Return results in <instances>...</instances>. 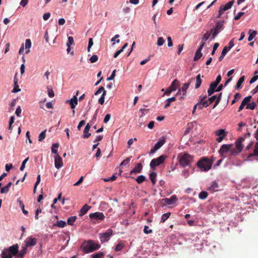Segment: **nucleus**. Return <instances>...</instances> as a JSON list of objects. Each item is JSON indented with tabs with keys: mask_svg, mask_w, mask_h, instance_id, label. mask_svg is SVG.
Here are the masks:
<instances>
[{
	"mask_svg": "<svg viewBox=\"0 0 258 258\" xmlns=\"http://www.w3.org/2000/svg\"><path fill=\"white\" fill-rule=\"evenodd\" d=\"M202 80L200 74H199L196 77V83L195 85V88L198 89L201 85Z\"/></svg>",
	"mask_w": 258,
	"mask_h": 258,
	"instance_id": "nucleus-32",
	"label": "nucleus"
},
{
	"mask_svg": "<svg viewBox=\"0 0 258 258\" xmlns=\"http://www.w3.org/2000/svg\"><path fill=\"white\" fill-rule=\"evenodd\" d=\"M47 91H48V95L50 97H53L54 96V92L52 89V88L50 86H48L47 87Z\"/></svg>",
	"mask_w": 258,
	"mask_h": 258,
	"instance_id": "nucleus-50",
	"label": "nucleus"
},
{
	"mask_svg": "<svg viewBox=\"0 0 258 258\" xmlns=\"http://www.w3.org/2000/svg\"><path fill=\"white\" fill-rule=\"evenodd\" d=\"M246 140L245 137H240L235 142V148L233 147V149L230 151L231 156H236L238 155L244 147V143Z\"/></svg>",
	"mask_w": 258,
	"mask_h": 258,
	"instance_id": "nucleus-4",
	"label": "nucleus"
},
{
	"mask_svg": "<svg viewBox=\"0 0 258 258\" xmlns=\"http://www.w3.org/2000/svg\"><path fill=\"white\" fill-rule=\"evenodd\" d=\"M212 32L211 31H207L206 33H205L203 37L202 38V43H204V45H205V42L210 38Z\"/></svg>",
	"mask_w": 258,
	"mask_h": 258,
	"instance_id": "nucleus-28",
	"label": "nucleus"
},
{
	"mask_svg": "<svg viewBox=\"0 0 258 258\" xmlns=\"http://www.w3.org/2000/svg\"><path fill=\"white\" fill-rule=\"evenodd\" d=\"M256 106V103L254 102L249 103L246 106V109L253 110Z\"/></svg>",
	"mask_w": 258,
	"mask_h": 258,
	"instance_id": "nucleus-40",
	"label": "nucleus"
},
{
	"mask_svg": "<svg viewBox=\"0 0 258 258\" xmlns=\"http://www.w3.org/2000/svg\"><path fill=\"white\" fill-rule=\"evenodd\" d=\"M27 252V247L25 246L22 247V249L20 250L18 256H19V258H23L24 255Z\"/></svg>",
	"mask_w": 258,
	"mask_h": 258,
	"instance_id": "nucleus-38",
	"label": "nucleus"
},
{
	"mask_svg": "<svg viewBox=\"0 0 258 258\" xmlns=\"http://www.w3.org/2000/svg\"><path fill=\"white\" fill-rule=\"evenodd\" d=\"M241 94L239 93H236L234 95V98L232 101L231 104H234L238 100V99H239L241 98Z\"/></svg>",
	"mask_w": 258,
	"mask_h": 258,
	"instance_id": "nucleus-46",
	"label": "nucleus"
},
{
	"mask_svg": "<svg viewBox=\"0 0 258 258\" xmlns=\"http://www.w3.org/2000/svg\"><path fill=\"white\" fill-rule=\"evenodd\" d=\"M78 94V92H77L76 95L74 96L73 97L71 100H68L67 101V102H68L69 103V104L70 105L71 108L73 109L72 112H73V115H74L75 113V111L74 109H75L76 106L78 104V98H77Z\"/></svg>",
	"mask_w": 258,
	"mask_h": 258,
	"instance_id": "nucleus-15",
	"label": "nucleus"
},
{
	"mask_svg": "<svg viewBox=\"0 0 258 258\" xmlns=\"http://www.w3.org/2000/svg\"><path fill=\"white\" fill-rule=\"evenodd\" d=\"M221 98H222V93H220L219 94L218 96L217 97L215 103V104H214V105L213 106V108H214L215 107H216L218 105V104L219 103V102L221 101Z\"/></svg>",
	"mask_w": 258,
	"mask_h": 258,
	"instance_id": "nucleus-51",
	"label": "nucleus"
},
{
	"mask_svg": "<svg viewBox=\"0 0 258 258\" xmlns=\"http://www.w3.org/2000/svg\"><path fill=\"white\" fill-rule=\"evenodd\" d=\"M106 94V91H104V92H103L101 97L98 100V102H99V104H100L101 105L104 104L105 96Z\"/></svg>",
	"mask_w": 258,
	"mask_h": 258,
	"instance_id": "nucleus-44",
	"label": "nucleus"
},
{
	"mask_svg": "<svg viewBox=\"0 0 258 258\" xmlns=\"http://www.w3.org/2000/svg\"><path fill=\"white\" fill-rule=\"evenodd\" d=\"M256 33V31L250 29L248 31L249 37L248 38V41H251L255 37Z\"/></svg>",
	"mask_w": 258,
	"mask_h": 258,
	"instance_id": "nucleus-27",
	"label": "nucleus"
},
{
	"mask_svg": "<svg viewBox=\"0 0 258 258\" xmlns=\"http://www.w3.org/2000/svg\"><path fill=\"white\" fill-rule=\"evenodd\" d=\"M234 1H232L230 2H229L227 4H226L224 6H222L220 7L219 10L218 12V15L217 16L218 18H220L221 15L223 14V13L224 11H226V10H228L230 9L232 5H233Z\"/></svg>",
	"mask_w": 258,
	"mask_h": 258,
	"instance_id": "nucleus-12",
	"label": "nucleus"
},
{
	"mask_svg": "<svg viewBox=\"0 0 258 258\" xmlns=\"http://www.w3.org/2000/svg\"><path fill=\"white\" fill-rule=\"evenodd\" d=\"M228 51V47L227 46H225L222 51L221 55L219 57V61H221L223 59V58L224 57V56H225L226 53H227Z\"/></svg>",
	"mask_w": 258,
	"mask_h": 258,
	"instance_id": "nucleus-34",
	"label": "nucleus"
},
{
	"mask_svg": "<svg viewBox=\"0 0 258 258\" xmlns=\"http://www.w3.org/2000/svg\"><path fill=\"white\" fill-rule=\"evenodd\" d=\"M77 220V217L76 216H71L69 217L67 220V224L68 225L73 226L74 225V223Z\"/></svg>",
	"mask_w": 258,
	"mask_h": 258,
	"instance_id": "nucleus-33",
	"label": "nucleus"
},
{
	"mask_svg": "<svg viewBox=\"0 0 258 258\" xmlns=\"http://www.w3.org/2000/svg\"><path fill=\"white\" fill-rule=\"evenodd\" d=\"M59 147V144L58 143H54L52 144L51 150L52 153L55 154V155L57 154V149Z\"/></svg>",
	"mask_w": 258,
	"mask_h": 258,
	"instance_id": "nucleus-36",
	"label": "nucleus"
},
{
	"mask_svg": "<svg viewBox=\"0 0 258 258\" xmlns=\"http://www.w3.org/2000/svg\"><path fill=\"white\" fill-rule=\"evenodd\" d=\"M31 47V41L30 39H27L25 40V47L26 49V53L28 54L30 52V48Z\"/></svg>",
	"mask_w": 258,
	"mask_h": 258,
	"instance_id": "nucleus-26",
	"label": "nucleus"
},
{
	"mask_svg": "<svg viewBox=\"0 0 258 258\" xmlns=\"http://www.w3.org/2000/svg\"><path fill=\"white\" fill-rule=\"evenodd\" d=\"M166 158V156L162 155L157 158L152 159L150 164L151 168L153 169H154L155 167L158 166L163 163Z\"/></svg>",
	"mask_w": 258,
	"mask_h": 258,
	"instance_id": "nucleus-6",
	"label": "nucleus"
},
{
	"mask_svg": "<svg viewBox=\"0 0 258 258\" xmlns=\"http://www.w3.org/2000/svg\"><path fill=\"white\" fill-rule=\"evenodd\" d=\"M171 215L170 212H168L162 215L161 222L164 223Z\"/></svg>",
	"mask_w": 258,
	"mask_h": 258,
	"instance_id": "nucleus-37",
	"label": "nucleus"
},
{
	"mask_svg": "<svg viewBox=\"0 0 258 258\" xmlns=\"http://www.w3.org/2000/svg\"><path fill=\"white\" fill-rule=\"evenodd\" d=\"M251 99V96H247L243 99V100L242 101V102L243 103V104L247 105V104H248L249 102L250 101Z\"/></svg>",
	"mask_w": 258,
	"mask_h": 258,
	"instance_id": "nucleus-52",
	"label": "nucleus"
},
{
	"mask_svg": "<svg viewBox=\"0 0 258 258\" xmlns=\"http://www.w3.org/2000/svg\"><path fill=\"white\" fill-rule=\"evenodd\" d=\"M143 168L142 164L141 163L137 164L136 166L130 171V174L139 173L141 172Z\"/></svg>",
	"mask_w": 258,
	"mask_h": 258,
	"instance_id": "nucleus-19",
	"label": "nucleus"
},
{
	"mask_svg": "<svg viewBox=\"0 0 258 258\" xmlns=\"http://www.w3.org/2000/svg\"><path fill=\"white\" fill-rule=\"evenodd\" d=\"M22 110L20 106H18L16 110L15 114L18 117H19L20 115V114L21 113Z\"/></svg>",
	"mask_w": 258,
	"mask_h": 258,
	"instance_id": "nucleus-59",
	"label": "nucleus"
},
{
	"mask_svg": "<svg viewBox=\"0 0 258 258\" xmlns=\"http://www.w3.org/2000/svg\"><path fill=\"white\" fill-rule=\"evenodd\" d=\"M14 87L12 91L13 93H17L21 91V89L19 88V85L18 84V79L17 78V75L16 74L14 79Z\"/></svg>",
	"mask_w": 258,
	"mask_h": 258,
	"instance_id": "nucleus-24",
	"label": "nucleus"
},
{
	"mask_svg": "<svg viewBox=\"0 0 258 258\" xmlns=\"http://www.w3.org/2000/svg\"><path fill=\"white\" fill-rule=\"evenodd\" d=\"M29 160V157H27V158H26L23 162H22V165L21 166V167L20 168V170L21 171H23L25 167V165L26 164V163L28 162V161Z\"/></svg>",
	"mask_w": 258,
	"mask_h": 258,
	"instance_id": "nucleus-54",
	"label": "nucleus"
},
{
	"mask_svg": "<svg viewBox=\"0 0 258 258\" xmlns=\"http://www.w3.org/2000/svg\"><path fill=\"white\" fill-rule=\"evenodd\" d=\"M144 232L146 234H150L152 232V230L149 229V228L148 226H145L144 228Z\"/></svg>",
	"mask_w": 258,
	"mask_h": 258,
	"instance_id": "nucleus-56",
	"label": "nucleus"
},
{
	"mask_svg": "<svg viewBox=\"0 0 258 258\" xmlns=\"http://www.w3.org/2000/svg\"><path fill=\"white\" fill-rule=\"evenodd\" d=\"M124 247V244L122 242H119L115 247V250L116 251H120Z\"/></svg>",
	"mask_w": 258,
	"mask_h": 258,
	"instance_id": "nucleus-41",
	"label": "nucleus"
},
{
	"mask_svg": "<svg viewBox=\"0 0 258 258\" xmlns=\"http://www.w3.org/2000/svg\"><path fill=\"white\" fill-rule=\"evenodd\" d=\"M67 45H75V42L74 40V38L72 36H70L68 37V41L67 43Z\"/></svg>",
	"mask_w": 258,
	"mask_h": 258,
	"instance_id": "nucleus-53",
	"label": "nucleus"
},
{
	"mask_svg": "<svg viewBox=\"0 0 258 258\" xmlns=\"http://www.w3.org/2000/svg\"><path fill=\"white\" fill-rule=\"evenodd\" d=\"M98 57L97 55H93L89 59L91 63H94L98 60Z\"/></svg>",
	"mask_w": 258,
	"mask_h": 258,
	"instance_id": "nucleus-55",
	"label": "nucleus"
},
{
	"mask_svg": "<svg viewBox=\"0 0 258 258\" xmlns=\"http://www.w3.org/2000/svg\"><path fill=\"white\" fill-rule=\"evenodd\" d=\"M204 46V43H201V45H200L199 48L197 49V50L195 53V57H194L195 61L198 60L201 58V57L202 56V53L201 52V51H202V50Z\"/></svg>",
	"mask_w": 258,
	"mask_h": 258,
	"instance_id": "nucleus-16",
	"label": "nucleus"
},
{
	"mask_svg": "<svg viewBox=\"0 0 258 258\" xmlns=\"http://www.w3.org/2000/svg\"><path fill=\"white\" fill-rule=\"evenodd\" d=\"M90 127H91V126L89 124V123H87V124L86 125V126L84 130V131H83V133H84V135H83V138H84V139L88 138L89 137H90L91 136V133H89Z\"/></svg>",
	"mask_w": 258,
	"mask_h": 258,
	"instance_id": "nucleus-21",
	"label": "nucleus"
},
{
	"mask_svg": "<svg viewBox=\"0 0 258 258\" xmlns=\"http://www.w3.org/2000/svg\"><path fill=\"white\" fill-rule=\"evenodd\" d=\"M217 87L215 86V85L211 84L210 85V87L208 90V93L209 96L212 95L215 92H216Z\"/></svg>",
	"mask_w": 258,
	"mask_h": 258,
	"instance_id": "nucleus-30",
	"label": "nucleus"
},
{
	"mask_svg": "<svg viewBox=\"0 0 258 258\" xmlns=\"http://www.w3.org/2000/svg\"><path fill=\"white\" fill-rule=\"evenodd\" d=\"M233 144H224L223 145L219 151V152L220 155L222 157H225L224 156L225 154L229 152L230 153V151L233 149Z\"/></svg>",
	"mask_w": 258,
	"mask_h": 258,
	"instance_id": "nucleus-10",
	"label": "nucleus"
},
{
	"mask_svg": "<svg viewBox=\"0 0 258 258\" xmlns=\"http://www.w3.org/2000/svg\"><path fill=\"white\" fill-rule=\"evenodd\" d=\"M56 225L59 227L63 228L64 227V221L62 220L58 221L57 222Z\"/></svg>",
	"mask_w": 258,
	"mask_h": 258,
	"instance_id": "nucleus-60",
	"label": "nucleus"
},
{
	"mask_svg": "<svg viewBox=\"0 0 258 258\" xmlns=\"http://www.w3.org/2000/svg\"><path fill=\"white\" fill-rule=\"evenodd\" d=\"M136 180L139 184H141L146 180V177L143 175H140L136 179Z\"/></svg>",
	"mask_w": 258,
	"mask_h": 258,
	"instance_id": "nucleus-39",
	"label": "nucleus"
},
{
	"mask_svg": "<svg viewBox=\"0 0 258 258\" xmlns=\"http://www.w3.org/2000/svg\"><path fill=\"white\" fill-rule=\"evenodd\" d=\"M10 189L7 187L6 186L1 188V193L2 194H7L9 191Z\"/></svg>",
	"mask_w": 258,
	"mask_h": 258,
	"instance_id": "nucleus-58",
	"label": "nucleus"
},
{
	"mask_svg": "<svg viewBox=\"0 0 258 258\" xmlns=\"http://www.w3.org/2000/svg\"><path fill=\"white\" fill-rule=\"evenodd\" d=\"M113 231L111 229H108L106 232L99 234V238L102 243L107 242L112 235Z\"/></svg>",
	"mask_w": 258,
	"mask_h": 258,
	"instance_id": "nucleus-9",
	"label": "nucleus"
},
{
	"mask_svg": "<svg viewBox=\"0 0 258 258\" xmlns=\"http://www.w3.org/2000/svg\"><path fill=\"white\" fill-rule=\"evenodd\" d=\"M206 98L207 96H200L199 97V101L197 103H199V105H200V104H201L204 101H205Z\"/></svg>",
	"mask_w": 258,
	"mask_h": 258,
	"instance_id": "nucleus-62",
	"label": "nucleus"
},
{
	"mask_svg": "<svg viewBox=\"0 0 258 258\" xmlns=\"http://www.w3.org/2000/svg\"><path fill=\"white\" fill-rule=\"evenodd\" d=\"M149 177L152 184L154 185L156 182L157 173L155 172H151L149 175Z\"/></svg>",
	"mask_w": 258,
	"mask_h": 258,
	"instance_id": "nucleus-31",
	"label": "nucleus"
},
{
	"mask_svg": "<svg viewBox=\"0 0 258 258\" xmlns=\"http://www.w3.org/2000/svg\"><path fill=\"white\" fill-rule=\"evenodd\" d=\"M244 12H239L237 15L235 16L234 19L235 20H239L244 15Z\"/></svg>",
	"mask_w": 258,
	"mask_h": 258,
	"instance_id": "nucleus-64",
	"label": "nucleus"
},
{
	"mask_svg": "<svg viewBox=\"0 0 258 258\" xmlns=\"http://www.w3.org/2000/svg\"><path fill=\"white\" fill-rule=\"evenodd\" d=\"M245 80V76H241L237 81L236 85V89L238 90L240 88H241V85L243 83V82Z\"/></svg>",
	"mask_w": 258,
	"mask_h": 258,
	"instance_id": "nucleus-29",
	"label": "nucleus"
},
{
	"mask_svg": "<svg viewBox=\"0 0 258 258\" xmlns=\"http://www.w3.org/2000/svg\"><path fill=\"white\" fill-rule=\"evenodd\" d=\"M178 85L179 81L177 79H175L171 85L166 90L164 95H169L172 92L176 90Z\"/></svg>",
	"mask_w": 258,
	"mask_h": 258,
	"instance_id": "nucleus-11",
	"label": "nucleus"
},
{
	"mask_svg": "<svg viewBox=\"0 0 258 258\" xmlns=\"http://www.w3.org/2000/svg\"><path fill=\"white\" fill-rule=\"evenodd\" d=\"M223 21L217 22L215 27L210 30L211 32L213 33L211 39H214L215 37L218 35V34L223 29Z\"/></svg>",
	"mask_w": 258,
	"mask_h": 258,
	"instance_id": "nucleus-7",
	"label": "nucleus"
},
{
	"mask_svg": "<svg viewBox=\"0 0 258 258\" xmlns=\"http://www.w3.org/2000/svg\"><path fill=\"white\" fill-rule=\"evenodd\" d=\"M219 184L216 181L212 182V184L207 188V190L211 192H216L219 190Z\"/></svg>",
	"mask_w": 258,
	"mask_h": 258,
	"instance_id": "nucleus-18",
	"label": "nucleus"
},
{
	"mask_svg": "<svg viewBox=\"0 0 258 258\" xmlns=\"http://www.w3.org/2000/svg\"><path fill=\"white\" fill-rule=\"evenodd\" d=\"M193 156L187 153H181L177 156V160L179 165L184 167L189 166L193 161Z\"/></svg>",
	"mask_w": 258,
	"mask_h": 258,
	"instance_id": "nucleus-3",
	"label": "nucleus"
},
{
	"mask_svg": "<svg viewBox=\"0 0 258 258\" xmlns=\"http://www.w3.org/2000/svg\"><path fill=\"white\" fill-rule=\"evenodd\" d=\"M213 161L207 157H203L197 163V166L202 171H208L212 167Z\"/></svg>",
	"mask_w": 258,
	"mask_h": 258,
	"instance_id": "nucleus-5",
	"label": "nucleus"
},
{
	"mask_svg": "<svg viewBox=\"0 0 258 258\" xmlns=\"http://www.w3.org/2000/svg\"><path fill=\"white\" fill-rule=\"evenodd\" d=\"M54 165L55 167L57 169H59L63 165L62 159L58 154H56L54 156Z\"/></svg>",
	"mask_w": 258,
	"mask_h": 258,
	"instance_id": "nucleus-17",
	"label": "nucleus"
},
{
	"mask_svg": "<svg viewBox=\"0 0 258 258\" xmlns=\"http://www.w3.org/2000/svg\"><path fill=\"white\" fill-rule=\"evenodd\" d=\"M100 247V244L90 239L83 241L81 244V248L84 253H88L99 249Z\"/></svg>",
	"mask_w": 258,
	"mask_h": 258,
	"instance_id": "nucleus-1",
	"label": "nucleus"
},
{
	"mask_svg": "<svg viewBox=\"0 0 258 258\" xmlns=\"http://www.w3.org/2000/svg\"><path fill=\"white\" fill-rule=\"evenodd\" d=\"M182 175L185 178H187L189 175L188 170L184 169L182 172Z\"/></svg>",
	"mask_w": 258,
	"mask_h": 258,
	"instance_id": "nucleus-61",
	"label": "nucleus"
},
{
	"mask_svg": "<svg viewBox=\"0 0 258 258\" xmlns=\"http://www.w3.org/2000/svg\"><path fill=\"white\" fill-rule=\"evenodd\" d=\"M61 193H60L58 195L57 198L54 199L53 203V204H56L58 200H61V202L62 204L64 203V198H62V199H61Z\"/></svg>",
	"mask_w": 258,
	"mask_h": 258,
	"instance_id": "nucleus-47",
	"label": "nucleus"
},
{
	"mask_svg": "<svg viewBox=\"0 0 258 258\" xmlns=\"http://www.w3.org/2000/svg\"><path fill=\"white\" fill-rule=\"evenodd\" d=\"M25 246L27 248L35 246L37 243V239L32 236L28 237L24 241Z\"/></svg>",
	"mask_w": 258,
	"mask_h": 258,
	"instance_id": "nucleus-13",
	"label": "nucleus"
},
{
	"mask_svg": "<svg viewBox=\"0 0 258 258\" xmlns=\"http://www.w3.org/2000/svg\"><path fill=\"white\" fill-rule=\"evenodd\" d=\"M254 151H253V153H250L248 156H247V158L248 159H250L251 157H253V156H258V149L256 147H254Z\"/></svg>",
	"mask_w": 258,
	"mask_h": 258,
	"instance_id": "nucleus-45",
	"label": "nucleus"
},
{
	"mask_svg": "<svg viewBox=\"0 0 258 258\" xmlns=\"http://www.w3.org/2000/svg\"><path fill=\"white\" fill-rule=\"evenodd\" d=\"M131 157H128L127 158H126L125 159H124L120 164V166L121 165H127V164L129 163L130 160H131Z\"/></svg>",
	"mask_w": 258,
	"mask_h": 258,
	"instance_id": "nucleus-57",
	"label": "nucleus"
},
{
	"mask_svg": "<svg viewBox=\"0 0 258 258\" xmlns=\"http://www.w3.org/2000/svg\"><path fill=\"white\" fill-rule=\"evenodd\" d=\"M19 253V246L14 244L8 248H4L1 253V258H12Z\"/></svg>",
	"mask_w": 258,
	"mask_h": 258,
	"instance_id": "nucleus-2",
	"label": "nucleus"
},
{
	"mask_svg": "<svg viewBox=\"0 0 258 258\" xmlns=\"http://www.w3.org/2000/svg\"><path fill=\"white\" fill-rule=\"evenodd\" d=\"M89 217L93 223H96L98 221H103L105 218V216L102 212H97L89 214Z\"/></svg>",
	"mask_w": 258,
	"mask_h": 258,
	"instance_id": "nucleus-8",
	"label": "nucleus"
},
{
	"mask_svg": "<svg viewBox=\"0 0 258 258\" xmlns=\"http://www.w3.org/2000/svg\"><path fill=\"white\" fill-rule=\"evenodd\" d=\"M91 207L88 205L87 204H85L82 208V209L80 211L79 216H83L85 214H86L87 212L90 209Z\"/></svg>",
	"mask_w": 258,
	"mask_h": 258,
	"instance_id": "nucleus-23",
	"label": "nucleus"
},
{
	"mask_svg": "<svg viewBox=\"0 0 258 258\" xmlns=\"http://www.w3.org/2000/svg\"><path fill=\"white\" fill-rule=\"evenodd\" d=\"M93 39L91 38H89L88 46V51H90V48L92 47V46L93 45Z\"/></svg>",
	"mask_w": 258,
	"mask_h": 258,
	"instance_id": "nucleus-63",
	"label": "nucleus"
},
{
	"mask_svg": "<svg viewBox=\"0 0 258 258\" xmlns=\"http://www.w3.org/2000/svg\"><path fill=\"white\" fill-rule=\"evenodd\" d=\"M215 135L216 136H218L219 137L222 136L223 135H227L226 133L225 132V131L224 129H220L216 131Z\"/></svg>",
	"mask_w": 258,
	"mask_h": 258,
	"instance_id": "nucleus-43",
	"label": "nucleus"
},
{
	"mask_svg": "<svg viewBox=\"0 0 258 258\" xmlns=\"http://www.w3.org/2000/svg\"><path fill=\"white\" fill-rule=\"evenodd\" d=\"M165 138L163 137L162 139H160L159 141L155 144L154 147L151 149L150 153L154 154L156 151L160 149L165 143Z\"/></svg>",
	"mask_w": 258,
	"mask_h": 258,
	"instance_id": "nucleus-14",
	"label": "nucleus"
},
{
	"mask_svg": "<svg viewBox=\"0 0 258 258\" xmlns=\"http://www.w3.org/2000/svg\"><path fill=\"white\" fill-rule=\"evenodd\" d=\"M208 195V193L206 191H202L199 194V197L200 199L205 200L207 198Z\"/></svg>",
	"mask_w": 258,
	"mask_h": 258,
	"instance_id": "nucleus-42",
	"label": "nucleus"
},
{
	"mask_svg": "<svg viewBox=\"0 0 258 258\" xmlns=\"http://www.w3.org/2000/svg\"><path fill=\"white\" fill-rule=\"evenodd\" d=\"M17 202L19 203L20 208L22 209V212L23 213V214L25 215H27L28 212L27 211L25 210V209H24L25 206H24V205L22 201L20 199H19L17 200Z\"/></svg>",
	"mask_w": 258,
	"mask_h": 258,
	"instance_id": "nucleus-35",
	"label": "nucleus"
},
{
	"mask_svg": "<svg viewBox=\"0 0 258 258\" xmlns=\"http://www.w3.org/2000/svg\"><path fill=\"white\" fill-rule=\"evenodd\" d=\"M193 80H194V78H191V79H189V80L188 83H185V84H183V86H182V88H181V91L183 92V96H185L186 93V90L188 89V88L189 87V86L190 85L191 82Z\"/></svg>",
	"mask_w": 258,
	"mask_h": 258,
	"instance_id": "nucleus-22",
	"label": "nucleus"
},
{
	"mask_svg": "<svg viewBox=\"0 0 258 258\" xmlns=\"http://www.w3.org/2000/svg\"><path fill=\"white\" fill-rule=\"evenodd\" d=\"M177 200V199L176 197V196L174 195L172 196L170 198L167 199L165 198L163 199V201H164V202L168 205H172L174 204L175 202H176Z\"/></svg>",
	"mask_w": 258,
	"mask_h": 258,
	"instance_id": "nucleus-20",
	"label": "nucleus"
},
{
	"mask_svg": "<svg viewBox=\"0 0 258 258\" xmlns=\"http://www.w3.org/2000/svg\"><path fill=\"white\" fill-rule=\"evenodd\" d=\"M165 43V40L162 37H159L157 40V45L158 46H162Z\"/></svg>",
	"mask_w": 258,
	"mask_h": 258,
	"instance_id": "nucleus-49",
	"label": "nucleus"
},
{
	"mask_svg": "<svg viewBox=\"0 0 258 258\" xmlns=\"http://www.w3.org/2000/svg\"><path fill=\"white\" fill-rule=\"evenodd\" d=\"M45 133H46V131H43L42 132H41L40 133V134L39 135V136H38V140L39 141L41 142L44 139L45 137Z\"/></svg>",
	"mask_w": 258,
	"mask_h": 258,
	"instance_id": "nucleus-48",
	"label": "nucleus"
},
{
	"mask_svg": "<svg viewBox=\"0 0 258 258\" xmlns=\"http://www.w3.org/2000/svg\"><path fill=\"white\" fill-rule=\"evenodd\" d=\"M105 256L104 252L102 251H98L93 253L90 255V258H104Z\"/></svg>",
	"mask_w": 258,
	"mask_h": 258,
	"instance_id": "nucleus-25",
	"label": "nucleus"
}]
</instances>
